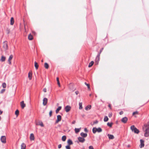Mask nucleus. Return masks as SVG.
Segmentation results:
<instances>
[{"label":"nucleus","instance_id":"nucleus-21","mask_svg":"<svg viewBox=\"0 0 149 149\" xmlns=\"http://www.w3.org/2000/svg\"><path fill=\"white\" fill-rule=\"evenodd\" d=\"M62 107L61 106H59L58 107V108L56 109V113H58L59 111L61 110V109Z\"/></svg>","mask_w":149,"mask_h":149},{"label":"nucleus","instance_id":"nucleus-10","mask_svg":"<svg viewBox=\"0 0 149 149\" xmlns=\"http://www.w3.org/2000/svg\"><path fill=\"white\" fill-rule=\"evenodd\" d=\"M140 141L141 143V144L140 145V148H142L144 146V141L142 139H140Z\"/></svg>","mask_w":149,"mask_h":149},{"label":"nucleus","instance_id":"nucleus-13","mask_svg":"<svg viewBox=\"0 0 149 149\" xmlns=\"http://www.w3.org/2000/svg\"><path fill=\"white\" fill-rule=\"evenodd\" d=\"M34 136L33 134L31 133L30 134V140L32 141L34 140Z\"/></svg>","mask_w":149,"mask_h":149},{"label":"nucleus","instance_id":"nucleus-19","mask_svg":"<svg viewBox=\"0 0 149 149\" xmlns=\"http://www.w3.org/2000/svg\"><path fill=\"white\" fill-rule=\"evenodd\" d=\"M10 24L11 25H13L14 23V19L13 17H11L10 19Z\"/></svg>","mask_w":149,"mask_h":149},{"label":"nucleus","instance_id":"nucleus-55","mask_svg":"<svg viewBox=\"0 0 149 149\" xmlns=\"http://www.w3.org/2000/svg\"><path fill=\"white\" fill-rule=\"evenodd\" d=\"M3 113V111L0 110V115L1 114Z\"/></svg>","mask_w":149,"mask_h":149},{"label":"nucleus","instance_id":"nucleus-18","mask_svg":"<svg viewBox=\"0 0 149 149\" xmlns=\"http://www.w3.org/2000/svg\"><path fill=\"white\" fill-rule=\"evenodd\" d=\"M21 149H26V146L25 144L24 143H22L21 145Z\"/></svg>","mask_w":149,"mask_h":149},{"label":"nucleus","instance_id":"nucleus-54","mask_svg":"<svg viewBox=\"0 0 149 149\" xmlns=\"http://www.w3.org/2000/svg\"><path fill=\"white\" fill-rule=\"evenodd\" d=\"M75 123V120H73L72 122V124H74Z\"/></svg>","mask_w":149,"mask_h":149},{"label":"nucleus","instance_id":"nucleus-58","mask_svg":"<svg viewBox=\"0 0 149 149\" xmlns=\"http://www.w3.org/2000/svg\"><path fill=\"white\" fill-rule=\"evenodd\" d=\"M91 95H92L91 94H89V95L90 96H91Z\"/></svg>","mask_w":149,"mask_h":149},{"label":"nucleus","instance_id":"nucleus-1","mask_svg":"<svg viewBox=\"0 0 149 149\" xmlns=\"http://www.w3.org/2000/svg\"><path fill=\"white\" fill-rule=\"evenodd\" d=\"M130 129L132 132L138 134L139 132V131L134 125H132L131 126Z\"/></svg>","mask_w":149,"mask_h":149},{"label":"nucleus","instance_id":"nucleus-5","mask_svg":"<svg viewBox=\"0 0 149 149\" xmlns=\"http://www.w3.org/2000/svg\"><path fill=\"white\" fill-rule=\"evenodd\" d=\"M1 142L4 143H6V137L4 136H2L1 137Z\"/></svg>","mask_w":149,"mask_h":149},{"label":"nucleus","instance_id":"nucleus-52","mask_svg":"<svg viewBox=\"0 0 149 149\" xmlns=\"http://www.w3.org/2000/svg\"><path fill=\"white\" fill-rule=\"evenodd\" d=\"M111 104H109L108 105V107L111 109Z\"/></svg>","mask_w":149,"mask_h":149},{"label":"nucleus","instance_id":"nucleus-7","mask_svg":"<svg viewBox=\"0 0 149 149\" xmlns=\"http://www.w3.org/2000/svg\"><path fill=\"white\" fill-rule=\"evenodd\" d=\"M71 107L69 105L66 106L65 108V109L67 112H69L71 110Z\"/></svg>","mask_w":149,"mask_h":149},{"label":"nucleus","instance_id":"nucleus-45","mask_svg":"<svg viewBox=\"0 0 149 149\" xmlns=\"http://www.w3.org/2000/svg\"><path fill=\"white\" fill-rule=\"evenodd\" d=\"M88 148H89V149H94V148H93V147L92 146H90Z\"/></svg>","mask_w":149,"mask_h":149},{"label":"nucleus","instance_id":"nucleus-56","mask_svg":"<svg viewBox=\"0 0 149 149\" xmlns=\"http://www.w3.org/2000/svg\"><path fill=\"white\" fill-rule=\"evenodd\" d=\"M147 128H148V129H149V122L148 123V127H147Z\"/></svg>","mask_w":149,"mask_h":149},{"label":"nucleus","instance_id":"nucleus-12","mask_svg":"<svg viewBox=\"0 0 149 149\" xmlns=\"http://www.w3.org/2000/svg\"><path fill=\"white\" fill-rule=\"evenodd\" d=\"M13 55L11 54L10 55V56L9 57V58L8 60V63L10 65H11V60L13 58Z\"/></svg>","mask_w":149,"mask_h":149},{"label":"nucleus","instance_id":"nucleus-49","mask_svg":"<svg viewBox=\"0 0 149 149\" xmlns=\"http://www.w3.org/2000/svg\"><path fill=\"white\" fill-rule=\"evenodd\" d=\"M61 146H62V145H61V144H59L58 146V148L60 149V148H61Z\"/></svg>","mask_w":149,"mask_h":149},{"label":"nucleus","instance_id":"nucleus-34","mask_svg":"<svg viewBox=\"0 0 149 149\" xmlns=\"http://www.w3.org/2000/svg\"><path fill=\"white\" fill-rule=\"evenodd\" d=\"M37 125H40L42 127H43L44 126V125L42 122L41 121L39 122V124H37Z\"/></svg>","mask_w":149,"mask_h":149},{"label":"nucleus","instance_id":"nucleus-40","mask_svg":"<svg viewBox=\"0 0 149 149\" xmlns=\"http://www.w3.org/2000/svg\"><path fill=\"white\" fill-rule=\"evenodd\" d=\"M139 114L138 112L137 111H135L134 112H133L132 113V115H134L136 114Z\"/></svg>","mask_w":149,"mask_h":149},{"label":"nucleus","instance_id":"nucleus-25","mask_svg":"<svg viewBox=\"0 0 149 149\" xmlns=\"http://www.w3.org/2000/svg\"><path fill=\"white\" fill-rule=\"evenodd\" d=\"M81 129V128H75L74 129L75 132V133L77 134L79 132L80 130Z\"/></svg>","mask_w":149,"mask_h":149},{"label":"nucleus","instance_id":"nucleus-11","mask_svg":"<svg viewBox=\"0 0 149 149\" xmlns=\"http://www.w3.org/2000/svg\"><path fill=\"white\" fill-rule=\"evenodd\" d=\"M47 102V99L46 97H45L43 99V104L44 106H45L46 105Z\"/></svg>","mask_w":149,"mask_h":149},{"label":"nucleus","instance_id":"nucleus-26","mask_svg":"<svg viewBox=\"0 0 149 149\" xmlns=\"http://www.w3.org/2000/svg\"><path fill=\"white\" fill-rule=\"evenodd\" d=\"M32 73L29 72L28 73V77L30 80H31L32 79Z\"/></svg>","mask_w":149,"mask_h":149},{"label":"nucleus","instance_id":"nucleus-47","mask_svg":"<svg viewBox=\"0 0 149 149\" xmlns=\"http://www.w3.org/2000/svg\"><path fill=\"white\" fill-rule=\"evenodd\" d=\"M84 131L86 132H88V131L86 128H84Z\"/></svg>","mask_w":149,"mask_h":149},{"label":"nucleus","instance_id":"nucleus-3","mask_svg":"<svg viewBox=\"0 0 149 149\" xmlns=\"http://www.w3.org/2000/svg\"><path fill=\"white\" fill-rule=\"evenodd\" d=\"M100 54L99 53H98V54L97 55V56L95 59V61L96 63V64H97V65L98 64L99 61H100Z\"/></svg>","mask_w":149,"mask_h":149},{"label":"nucleus","instance_id":"nucleus-29","mask_svg":"<svg viewBox=\"0 0 149 149\" xmlns=\"http://www.w3.org/2000/svg\"><path fill=\"white\" fill-rule=\"evenodd\" d=\"M94 63V62L93 61H92L89 64L88 67L90 68L92 66Z\"/></svg>","mask_w":149,"mask_h":149},{"label":"nucleus","instance_id":"nucleus-53","mask_svg":"<svg viewBox=\"0 0 149 149\" xmlns=\"http://www.w3.org/2000/svg\"><path fill=\"white\" fill-rule=\"evenodd\" d=\"M75 94L77 95L79 93V91H77L75 92Z\"/></svg>","mask_w":149,"mask_h":149},{"label":"nucleus","instance_id":"nucleus-28","mask_svg":"<svg viewBox=\"0 0 149 149\" xmlns=\"http://www.w3.org/2000/svg\"><path fill=\"white\" fill-rule=\"evenodd\" d=\"M113 124V123L112 122L109 123L108 122L107 123V125L110 127H112V125Z\"/></svg>","mask_w":149,"mask_h":149},{"label":"nucleus","instance_id":"nucleus-41","mask_svg":"<svg viewBox=\"0 0 149 149\" xmlns=\"http://www.w3.org/2000/svg\"><path fill=\"white\" fill-rule=\"evenodd\" d=\"M65 148L66 149H70V146L68 145L65 146Z\"/></svg>","mask_w":149,"mask_h":149},{"label":"nucleus","instance_id":"nucleus-20","mask_svg":"<svg viewBox=\"0 0 149 149\" xmlns=\"http://www.w3.org/2000/svg\"><path fill=\"white\" fill-rule=\"evenodd\" d=\"M91 107V105H88L86 106L85 108V109L86 110H88V109H90Z\"/></svg>","mask_w":149,"mask_h":149},{"label":"nucleus","instance_id":"nucleus-23","mask_svg":"<svg viewBox=\"0 0 149 149\" xmlns=\"http://www.w3.org/2000/svg\"><path fill=\"white\" fill-rule=\"evenodd\" d=\"M28 38L29 40H32L33 38V36L31 35V34H30L28 36Z\"/></svg>","mask_w":149,"mask_h":149},{"label":"nucleus","instance_id":"nucleus-9","mask_svg":"<svg viewBox=\"0 0 149 149\" xmlns=\"http://www.w3.org/2000/svg\"><path fill=\"white\" fill-rule=\"evenodd\" d=\"M128 120V118L126 117H124L121 120V121L124 123H127Z\"/></svg>","mask_w":149,"mask_h":149},{"label":"nucleus","instance_id":"nucleus-48","mask_svg":"<svg viewBox=\"0 0 149 149\" xmlns=\"http://www.w3.org/2000/svg\"><path fill=\"white\" fill-rule=\"evenodd\" d=\"M98 121L97 120H96L95 121L93 122V123L94 124H97L98 123Z\"/></svg>","mask_w":149,"mask_h":149},{"label":"nucleus","instance_id":"nucleus-27","mask_svg":"<svg viewBox=\"0 0 149 149\" xmlns=\"http://www.w3.org/2000/svg\"><path fill=\"white\" fill-rule=\"evenodd\" d=\"M92 131L93 133L94 134H95L97 131V128L96 127H93L92 129Z\"/></svg>","mask_w":149,"mask_h":149},{"label":"nucleus","instance_id":"nucleus-30","mask_svg":"<svg viewBox=\"0 0 149 149\" xmlns=\"http://www.w3.org/2000/svg\"><path fill=\"white\" fill-rule=\"evenodd\" d=\"M44 67L45 68L47 69L49 67V65L47 63H45L44 64Z\"/></svg>","mask_w":149,"mask_h":149},{"label":"nucleus","instance_id":"nucleus-38","mask_svg":"<svg viewBox=\"0 0 149 149\" xmlns=\"http://www.w3.org/2000/svg\"><path fill=\"white\" fill-rule=\"evenodd\" d=\"M56 80L57 81V84L59 86V87H60V83L59 81V78L58 77L56 78Z\"/></svg>","mask_w":149,"mask_h":149},{"label":"nucleus","instance_id":"nucleus-6","mask_svg":"<svg viewBox=\"0 0 149 149\" xmlns=\"http://www.w3.org/2000/svg\"><path fill=\"white\" fill-rule=\"evenodd\" d=\"M3 47L6 50H7L8 49V46L7 41H5L3 42Z\"/></svg>","mask_w":149,"mask_h":149},{"label":"nucleus","instance_id":"nucleus-14","mask_svg":"<svg viewBox=\"0 0 149 149\" xmlns=\"http://www.w3.org/2000/svg\"><path fill=\"white\" fill-rule=\"evenodd\" d=\"M20 105L22 109H24L26 106V105L24 103V101H22L21 102Z\"/></svg>","mask_w":149,"mask_h":149},{"label":"nucleus","instance_id":"nucleus-8","mask_svg":"<svg viewBox=\"0 0 149 149\" xmlns=\"http://www.w3.org/2000/svg\"><path fill=\"white\" fill-rule=\"evenodd\" d=\"M61 116L60 115L57 116V119L56 121V123H58V122L61 121Z\"/></svg>","mask_w":149,"mask_h":149},{"label":"nucleus","instance_id":"nucleus-24","mask_svg":"<svg viewBox=\"0 0 149 149\" xmlns=\"http://www.w3.org/2000/svg\"><path fill=\"white\" fill-rule=\"evenodd\" d=\"M34 65L36 69H38V68L39 65L37 63L36 61H35L34 62Z\"/></svg>","mask_w":149,"mask_h":149},{"label":"nucleus","instance_id":"nucleus-36","mask_svg":"<svg viewBox=\"0 0 149 149\" xmlns=\"http://www.w3.org/2000/svg\"><path fill=\"white\" fill-rule=\"evenodd\" d=\"M79 109H82V102H79Z\"/></svg>","mask_w":149,"mask_h":149},{"label":"nucleus","instance_id":"nucleus-39","mask_svg":"<svg viewBox=\"0 0 149 149\" xmlns=\"http://www.w3.org/2000/svg\"><path fill=\"white\" fill-rule=\"evenodd\" d=\"M6 84L4 82L2 83V86L3 88H6Z\"/></svg>","mask_w":149,"mask_h":149},{"label":"nucleus","instance_id":"nucleus-51","mask_svg":"<svg viewBox=\"0 0 149 149\" xmlns=\"http://www.w3.org/2000/svg\"><path fill=\"white\" fill-rule=\"evenodd\" d=\"M43 91L44 92H47V89L46 88H44L43 89Z\"/></svg>","mask_w":149,"mask_h":149},{"label":"nucleus","instance_id":"nucleus-2","mask_svg":"<svg viewBox=\"0 0 149 149\" xmlns=\"http://www.w3.org/2000/svg\"><path fill=\"white\" fill-rule=\"evenodd\" d=\"M78 141H77V142L78 143H79V142H80L83 143L85 141V140L84 138L81 137H78Z\"/></svg>","mask_w":149,"mask_h":149},{"label":"nucleus","instance_id":"nucleus-22","mask_svg":"<svg viewBox=\"0 0 149 149\" xmlns=\"http://www.w3.org/2000/svg\"><path fill=\"white\" fill-rule=\"evenodd\" d=\"M6 60V57L3 56H2L1 57V58L0 60V61L1 62H4Z\"/></svg>","mask_w":149,"mask_h":149},{"label":"nucleus","instance_id":"nucleus-32","mask_svg":"<svg viewBox=\"0 0 149 149\" xmlns=\"http://www.w3.org/2000/svg\"><path fill=\"white\" fill-rule=\"evenodd\" d=\"M66 137L65 136H63L62 137V140L63 141H64L66 140Z\"/></svg>","mask_w":149,"mask_h":149},{"label":"nucleus","instance_id":"nucleus-60","mask_svg":"<svg viewBox=\"0 0 149 149\" xmlns=\"http://www.w3.org/2000/svg\"><path fill=\"white\" fill-rule=\"evenodd\" d=\"M43 60H42L41 61H42V62H43Z\"/></svg>","mask_w":149,"mask_h":149},{"label":"nucleus","instance_id":"nucleus-17","mask_svg":"<svg viewBox=\"0 0 149 149\" xmlns=\"http://www.w3.org/2000/svg\"><path fill=\"white\" fill-rule=\"evenodd\" d=\"M108 136L109 137V139H113L114 138V136L112 134H108Z\"/></svg>","mask_w":149,"mask_h":149},{"label":"nucleus","instance_id":"nucleus-43","mask_svg":"<svg viewBox=\"0 0 149 149\" xmlns=\"http://www.w3.org/2000/svg\"><path fill=\"white\" fill-rule=\"evenodd\" d=\"M112 113H109V114L108 115V116L109 118H111L112 116Z\"/></svg>","mask_w":149,"mask_h":149},{"label":"nucleus","instance_id":"nucleus-15","mask_svg":"<svg viewBox=\"0 0 149 149\" xmlns=\"http://www.w3.org/2000/svg\"><path fill=\"white\" fill-rule=\"evenodd\" d=\"M80 135L83 138H85L87 136V134L86 133H84L83 132L80 133Z\"/></svg>","mask_w":149,"mask_h":149},{"label":"nucleus","instance_id":"nucleus-33","mask_svg":"<svg viewBox=\"0 0 149 149\" xmlns=\"http://www.w3.org/2000/svg\"><path fill=\"white\" fill-rule=\"evenodd\" d=\"M109 120V118H108L107 116H106L104 117V121L105 122H107Z\"/></svg>","mask_w":149,"mask_h":149},{"label":"nucleus","instance_id":"nucleus-50","mask_svg":"<svg viewBox=\"0 0 149 149\" xmlns=\"http://www.w3.org/2000/svg\"><path fill=\"white\" fill-rule=\"evenodd\" d=\"M123 111H121L120 112H119V114L120 115H122V114H123Z\"/></svg>","mask_w":149,"mask_h":149},{"label":"nucleus","instance_id":"nucleus-57","mask_svg":"<svg viewBox=\"0 0 149 149\" xmlns=\"http://www.w3.org/2000/svg\"><path fill=\"white\" fill-rule=\"evenodd\" d=\"M127 147L128 148H130V144H129L127 146Z\"/></svg>","mask_w":149,"mask_h":149},{"label":"nucleus","instance_id":"nucleus-44","mask_svg":"<svg viewBox=\"0 0 149 149\" xmlns=\"http://www.w3.org/2000/svg\"><path fill=\"white\" fill-rule=\"evenodd\" d=\"M5 91V89H2L0 92L1 93H3Z\"/></svg>","mask_w":149,"mask_h":149},{"label":"nucleus","instance_id":"nucleus-42","mask_svg":"<svg viewBox=\"0 0 149 149\" xmlns=\"http://www.w3.org/2000/svg\"><path fill=\"white\" fill-rule=\"evenodd\" d=\"M52 110H51L49 111V116L50 117L51 116H52Z\"/></svg>","mask_w":149,"mask_h":149},{"label":"nucleus","instance_id":"nucleus-46","mask_svg":"<svg viewBox=\"0 0 149 149\" xmlns=\"http://www.w3.org/2000/svg\"><path fill=\"white\" fill-rule=\"evenodd\" d=\"M104 48H102L100 50L99 52H98L100 54H101V53L102 52Z\"/></svg>","mask_w":149,"mask_h":149},{"label":"nucleus","instance_id":"nucleus-4","mask_svg":"<svg viewBox=\"0 0 149 149\" xmlns=\"http://www.w3.org/2000/svg\"><path fill=\"white\" fill-rule=\"evenodd\" d=\"M145 133H144V136L146 137H148L149 136V129L146 128L145 130Z\"/></svg>","mask_w":149,"mask_h":149},{"label":"nucleus","instance_id":"nucleus-31","mask_svg":"<svg viewBox=\"0 0 149 149\" xmlns=\"http://www.w3.org/2000/svg\"><path fill=\"white\" fill-rule=\"evenodd\" d=\"M97 132H102V130L100 127H99L98 128H97Z\"/></svg>","mask_w":149,"mask_h":149},{"label":"nucleus","instance_id":"nucleus-35","mask_svg":"<svg viewBox=\"0 0 149 149\" xmlns=\"http://www.w3.org/2000/svg\"><path fill=\"white\" fill-rule=\"evenodd\" d=\"M19 111L18 109H17L15 112V114L17 117L19 114Z\"/></svg>","mask_w":149,"mask_h":149},{"label":"nucleus","instance_id":"nucleus-59","mask_svg":"<svg viewBox=\"0 0 149 149\" xmlns=\"http://www.w3.org/2000/svg\"><path fill=\"white\" fill-rule=\"evenodd\" d=\"M1 120V117L0 116V121Z\"/></svg>","mask_w":149,"mask_h":149},{"label":"nucleus","instance_id":"nucleus-16","mask_svg":"<svg viewBox=\"0 0 149 149\" xmlns=\"http://www.w3.org/2000/svg\"><path fill=\"white\" fill-rule=\"evenodd\" d=\"M67 143L68 145L70 146V145L73 144V142L71 140L69 139L67 141Z\"/></svg>","mask_w":149,"mask_h":149},{"label":"nucleus","instance_id":"nucleus-37","mask_svg":"<svg viewBox=\"0 0 149 149\" xmlns=\"http://www.w3.org/2000/svg\"><path fill=\"white\" fill-rule=\"evenodd\" d=\"M85 84L87 86L88 88V90H90L91 88L90 87V85L89 84H87L86 82L85 83Z\"/></svg>","mask_w":149,"mask_h":149}]
</instances>
